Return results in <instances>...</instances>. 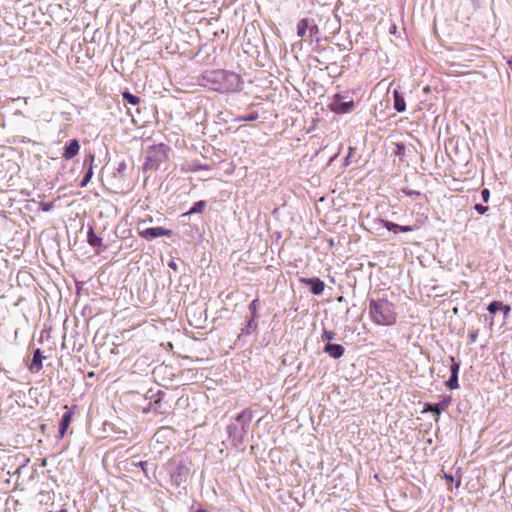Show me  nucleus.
<instances>
[{
  "mask_svg": "<svg viewBox=\"0 0 512 512\" xmlns=\"http://www.w3.org/2000/svg\"><path fill=\"white\" fill-rule=\"evenodd\" d=\"M353 100L345 101L341 94H335L330 103V109L337 114H347L354 110Z\"/></svg>",
  "mask_w": 512,
  "mask_h": 512,
  "instance_id": "4",
  "label": "nucleus"
},
{
  "mask_svg": "<svg viewBox=\"0 0 512 512\" xmlns=\"http://www.w3.org/2000/svg\"><path fill=\"white\" fill-rule=\"evenodd\" d=\"M243 81L237 73L227 70H211L203 73L201 85L220 93L238 92Z\"/></svg>",
  "mask_w": 512,
  "mask_h": 512,
  "instance_id": "1",
  "label": "nucleus"
},
{
  "mask_svg": "<svg viewBox=\"0 0 512 512\" xmlns=\"http://www.w3.org/2000/svg\"><path fill=\"white\" fill-rule=\"evenodd\" d=\"M501 310L503 311L504 316H507L509 314L511 308H510L509 305H503L502 304V309Z\"/></svg>",
  "mask_w": 512,
  "mask_h": 512,
  "instance_id": "33",
  "label": "nucleus"
},
{
  "mask_svg": "<svg viewBox=\"0 0 512 512\" xmlns=\"http://www.w3.org/2000/svg\"><path fill=\"white\" fill-rule=\"evenodd\" d=\"M302 282L310 287V290L314 295H320L325 288L324 282L319 278L302 279Z\"/></svg>",
  "mask_w": 512,
  "mask_h": 512,
  "instance_id": "7",
  "label": "nucleus"
},
{
  "mask_svg": "<svg viewBox=\"0 0 512 512\" xmlns=\"http://www.w3.org/2000/svg\"><path fill=\"white\" fill-rule=\"evenodd\" d=\"M259 118V115L257 112H252L250 113L249 115H245V116H239L237 117L235 120L238 121V122H246V121H255Z\"/></svg>",
  "mask_w": 512,
  "mask_h": 512,
  "instance_id": "23",
  "label": "nucleus"
},
{
  "mask_svg": "<svg viewBox=\"0 0 512 512\" xmlns=\"http://www.w3.org/2000/svg\"><path fill=\"white\" fill-rule=\"evenodd\" d=\"M170 148L163 143L148 146L145 160H166L169 158Z\"/></svg>",
  "mask_w": 512,
  "mask_h": 512,
  "instance_id": "5",
  "label": "nucleus"
},
{
  "mask_svg": "<svg viewBox=\"0 0 512 512\" xmlns=\"http://www.w3.org/2000/svg\"><path fill=\"white\" fill-rule=\"evenodd\" d=\"M79 149H80V145H79L78 140L73 139L69 142V144H67L65 146L64 152H63V157L66 158L67 160H69L78 154Z\"/></svg>",
  "mask_w": 512,
  "mask_h": 512,
  "instance_id": "9",
  "label": "nucleus"
},
{
  "mask_svg": "<svg viewBox=\"0 0 512 512\" xmlns=\"http://www.w3.org/2000/svg\"><path fill=\"white\" fill-rule=\"evenodd\" d=\"M171 230L163 227H151L140 232V236L148 241L162 236H170Z\"/></svg>",
  "mask_w": 512,
  "mask_h": 512,
  "instance_id": "6",
  "label": "nucleus"
},
{
  "mask_svg": "<svg viewBox=\"0 0 512 512\" xmlns=\"http://www.w3.org/2000/svg\"><path fill=\"white\" fill-rule=\"evenodd\" d=\"M395 156L405 157L406 154V146L404 144H396V149L394 150Z\"/></svg>",
  "mask_w": 512,
  "mask_h": 512,
  "instance_id": "27",
  "label": "nucleus"
},
{
  "mask_svg": "<svg viewBox=\"0 0 512 512\" xmlns=\"http://www.w3.org/2000/svg\"><path fill=\"white\" fill-rule=\"evenodd\" d=\"M123 98L131 105H137L140 103V98L131 94L130 92H124Z\"/></svg>",
  "mask_w": 512,
  "mask_h": 512,
  "instance_id": "21",
  "label": "nucleus"
},
{
  "mask_svg": "<svg viewBox=\"0 0 512 512\" xmlns=\"http://www.w3.org/2000/svg\"><path fill=\"white\" fill-rule=\"evenodd\" d=\"M187 476L188 469L184 466H178L176 470L171 474V480L175 485L180 486L186 481Z\"/></svg>",
  "mask_w": 512,
  "mask_h": 512,
  "instance_id": "8",
  "label": "nucleus"
},
{
  "mask_svg": "<svg viewBox=\"0 0 512 512\" xmlns=\"http://www.w3.org/2000/svg\"><path fill=\"white\" fill-rule=\"evenodd\" d=\"M83 169L86 170L85 175L81 182L79 183L80 187H85L91 180L93 176V162H89V165L87 166V162H83Z\"/></svg>",
  "mask_w": 512,
  "mask_h": 512,
  "instance_id": "14",
  "label": "nucleus"
},
{
  "mask_svg": "<svg viewBox=\"0 0 512 512\" xmlns=\"http://www.w3.org/2000/svg\"><path fill=\"white\" fill-rule=\"evenodd\" d=\"M257 327H258V325H257L255 319L250 318L246 327L243 330V333H245L246 335H250L251 333H253L257 330Z\"/></svg>",
  "mask_w": 512,
  "mask_h": 512,
  "instance_id": "19",
  "label": "nucleus"
},
{
  "mask_svg": "<svg viewBox=\"0 0 512 512\" xmlns=\"http://www.w3.org/2000/svg\"><path fill=\"white\" fill-rule=\"evenodd\" d=\"M481 197L485 203L488 202L490 198V191L487 188L483 189L481 191Z\"/></svg>",
  "mask_w": 512,
  "mask_h": 512,
  "instance_id": "30",
  "label": "nucleus"
},
{
  "mask_svg": "<svg viewBox=\"0 0 512 512\" xmlns=\"http://www.w3.org/2000/svg\"><path fill=\"white\" fill-rule=\"evenodd\" d=\"M87 242L90 246L92 247H102L103 245V240L101 237L97 236L94 231H93V228L90 227L89 230H88V234H87Z\"/></svg>",
  "mask_w": 512,
  "mask_h": 512,
  "instance_id": "15",
  "label": "nucleus"
},
{
  "mask_svg": "<svg viewBox=\"0 0 512 512\" xmlns=\"http://www.w3.org/2000/svg\"><path fill=\"white\" fill-rule=\"evenodd\" d=\"M414 228L412 226H402L400 225V232H411Z\"/></svg>",
  "mask_w": 512,
  "mask_h": 512,
  "instance_id": "32",
  "label": "nucleus"
},
{
  "mask_svg": "<svg viewBox=\"0 0 512 512\" xmlns=\"http://www.w3.org/2000/svg\"><path fill=\"white\" fill-rule=\"evenodd\" d=\"M368 313L371 320L379 326H391L397 321L395 305L387 299H371L369 301Z\"/></svg>",
  "mask_w": 512,
  "mask_h": 512,
  "instance_id": "2",
  "label": "nucleus"
},
{
  "mask_svg": "<svg viewBox=\"0 0 512 512\" xmlns=\"http://www.w3.org/2000/svg\"><path fill=\"white\" fill-rule=\"evenodd\" d=\"M450 370H451V376H450L449 380L446 382V385L450 389H457L459 387V385H458L459 364L454 362L451 365Z\"/></svg>",
  "mask_w": 512,
  "mask_h": 512,
  "instance_id": "13",
  "label": "nucleus"
},
{
  "mask_svg": "<svg viewBox=\"0 0 512 512\" xmlns=\"http://www.w3.org/2000/svg\"><path fill=\"white\" fill-rule=\"evenodd\" d=\"M169 266L173 269H176V264L174 262H170L169 263Z\"/></svg>",
  "mask_w": 512,
  "mask_h": 512,
  "instance_id": "36",
  "label": "nucleus"
},
{
  "mask_svg": "<svg viewBox=\"0 0 512 512\" xmlns=\"http://www.w3.org/2000/svg\"><path fill=\"white\" fill-rule=\"evenodd\" d=\"M393 97H394V109L397 112H404L406 109V104H405L404 98L400 95V93L397 90H394Z\"/></svg>",
  "mask_w": 512,
  "mask_h": 512,
  "instance_id": "16",
  "label": "nucleus"
},
{
  "mask_svg": "<svg viewBox=\"0 0 512 512\" xmlns=\"http://www.w3.org/2000/svg\"><path fill=\"white\" fill-rule=\"evenodd\" d=\"M124 168H125V163H124V162H121V163L119 164L118 171H119V172H121Z\"/></svg>",
  "mask_w": 512,
  "mask_h": 512,
  "instance_id": "35",
  "label": "nucleus"
},
{
  "mask_svg": "<svg viewBox=\"0 0 512 512\" xmlns=\"http://www.w3.org/2000/svg\"><path fill=\"white\" fill-rule=\"evenodd\" d=\"M474 208L479 214H484L488 210V207L482 204H476Z\"/></svg>",
  "mask_w": 512,
  "mask_h": 512,
  "instance_id": "31",
  "label": "nucleus"
},
{
  "mask_svg": "<svg viewBox=\"0 0 512 512\" xmlns=\"http://www.w3.org/2000/svg\"><path fill=\"white\" fill-rule=\"evenodd\" d=\"M432 411H435V412H437V413H439V412H440L438 408L432 409Z\"/></svg>",
  "mask_w": 512,
  "mask_h": 512,
  "instance_id": "38",
  "label": "nucleus"
},
{
  "mask_svg": "<svg viewBox=\"0 0 512 512\" xmlns=\"http://www.w3.org/2000/svg\"><path fill=\"white\" fill-rule=\"evenodd\" d=\"M308 31L311 39L317 37V35L319 34V27L317 24L313 23V20H310Z\"/></svg>",
  "mask_w": 512,
  "mask_h": 512,
  "instance_id": "24",
  "label": "nucleus"
},
{
  "mask_svg": "<svg viewBox=\"0 0 512 512\" xmlns=\"http://www.w3.org/2000/svg\"><path fill=\"white\" fill-rule=\"evenodd\" d=\"M469 338H470L471 342H475L477 339V333L476 332L470 333Z\"/></svg>",
  "mask_w": 512,
  "mask_h": 512,
  "instance_id": "34",
  "label": "nucleus"
},
{
  "mask_svg": "<svg viewBox=\"0 0 512 512\" xmlns=\"http://www.w3.org/2000/svg\"><path fill=\"white\" fill-rule=\"evenodd\" d=\"M43 359H44V356L42 355L40 349H36L34 351L33 358H32L31 364L29 366V370L32 373L39 372L43 367V365H42Z\"/></svg>",
  "mask_w": 512,
  "mask_h": 512,
  "instance_id": "10",
  "label": "nucleus"
},
{
  "mask_svg": "<svg viewBox=\"0 0 512 512\" xmlns=\"http://www.w3.org/2000/svg\"><path fill=\"white\" fill-rule=\"evenodd\" d=\"M324 352L334 359L340 358L344 354V347L340 344L328 343L324 347Z\"/></svg>",
  "mask_w": 512,
  "mask_h": 512,
  "instance_id": "11",
  "label": "nucleus"
},
{
  "mask_svg": "<svg viewBox=\"0 0 512 512\" xmlns=\"http://www.w3.org/2000/svg\"><path fill=\"white\" fill-rule=\"evenodd\" d=\"M67 411L62 415L59 427V436L60 438L64 437L72 418V412L68 409L67 406L64 407Z\"/></svg>",
  "mask_w": 512,
  "mask_h": 512,
  "instance_id": "12",
  "label": "nucleus"
},
{
  "mask_svg": "<svg viewBox=\"0 0 512 512\" xmlns=\"http://www.w3.org/2000/svg\"><path fill=\"white\" fill-rule=\"evenodd\" d=\"M335 337V333L332 332V331H329V330H324L323 331V334H322V339L323 340H327V341H331L333 340Z\"/></svg>",
  "mask_w": 512,
  "mask_h": 512,
  "instance_id": "29",
  "label": "nucleus"
},
{
  "mask_svg": "<svg viewBox=\"0 0 512 512\" xmlns=\"http://www.w3.org/2000/svg\"><path fill=\"white\" fill-rule=\"evenodd\" d=\"M90 160H91V161H94V155H92V156L90 157Z\"/></svg>",
  "mask_w": 512,
  "mask_h": 512,
  "instance_id": "40",
  "label": "nucleus"
},
{
  "mask_svg": "<svg viewBox=\"0 0 512 512\" xmlns=\"http://www.w3.org/2000/svg\"><path fill=\"white\" fill-rule=\"evenodd\" d=\"M259 306V299H254L248 306V310L251 313V318L256 319L258 317L257 315V309Z\"/></svg>",
  "mask_w": 512,
  "mask_h": 512,
  "instance_id": "22",
  "label": "nucleus"
},
{
  "mask_svg": "<svg viewBox=\"0 0 512 512\" xmlns=\"http://www.w3.org/2000/svg\"><path fill=\"white\" fill-rule=\"evenodd\" d=\"M402 192L405 195H407V196H409V197H411L413 199H416V198L421 196L419 191H415V190H411V189H403Z\"/></svg>",
  "mask_w": 512,
  "mask_h": 512,
  "instance_id": "28",
  "label": "nucleus"
},
{
  "mask_svg": "<svg viewBox=\"0 0 512 512\" xmlns=\"http://www.w3.org/2000/svg\"><path fill=\"white\" fill-rule=\"evenodd\" d=\"M58 512H67L66 509H61Z\"/></svg>",
  "mask_w": 512,
  "mask_h": 512,
  "instance_id": "39",
  "label": "nucleus"
},
{
  "mask_svg": "<svg viewBox=\"0 0 512 512\" xmlns=\"http://www.w3.org/2000/svg\"><path fill=\"white\" fill-rule=\"evenodd\" d=\"M502 309V302L500 301H493L489 304L487 310L491 314H495L497 311H500Z\"/></svg>",
  "mask_w": 512,
  "mask_h": 512,
  "instance_id": "25",
  "label": "nucleus"
},
{
  "mask_svg": "<svg viewBox=\"0 0 512 512\" xmlns=\"http://www.w3.org/2000/svg\"><path fill=\"white\" fill-rule=\"evenodd\" d=\"M205 207H206V202L204 200H200V201L196 202L192 206V208L187 213L184 214V216L190 215V214H195V213H201V212H203Z\"/></svg>",
  "mask_w": 512,
  "mask_h": 512,
  "instance_id": "18",
  "label": "nucleus"
},
{
  "mask_svg": "<svg viewBox=\"0 0 512 512\" xmlns=\"http://www.w3.org/2000/svg\"><path fill=\"white\" fill-rule=\"evenodd\" d=\"M187 163H188L187 167H183L182 169L191 170V171H197L200 169H210V166L207 164L202 165V164H197L196 162H187Z\"/></svg>",
  "mask_w": 512,
  "mask_h": 512,
  "instance_id": "20",
  "label": "nucleus"
},
{
  "mask_svg": "<svg viewBox=\"0 0 512 512\" xmlns=\"http://www.w3.org/2000/svg\"><path fill=\"white\" fill-rule=\"evenodd\" d=\"M508 65L512 68V58L508 60Z\"/></svg>",
  "mask_w": 512,
  "mask_h": 512,
  "instance_id": "37",
  "label": "nucleus"
},
{
  "mask_svg": "<svg viewBox=\"0 0 512 512\" xmlns=\"http://www.w3.org/2000/svg\"><path fill=\"white\" fill-rule=\"evenodd\" d=\"M310 19L303 18L299 20L297 23V35L299 37H304L309 29Z\"/></svg>",
  "mask_w": 512,
  "mask_h": 512,
  "instance_id": "17",
  "label": "nucleus"
},
{
  "mask_svg": "<svg viewBox=\"0 0 512 512\" xmlns=\"http://www.w3.org/2000/svg\"><path fill=\"white\" fill-rule=\"evenodd\" d=\"M384 227L387 230L394 232L396 234L400 232V225L390 221H384Z\"/></svg>",
  "mask_w": 512,
  "mask_h": 512,
  "instance_id": "26",
  "label": "nucleus"
},
{
  "mask_svg": "<svg viewBox=\"0 0 512 512\" xmlns=\"http://www.w3.org/2000/svg\"><path fill=\"white\" fill-rule=\"evenodd\" d=\"M253 413L250 409H244L235 419V422L227 427L229 438L233 442H242L247 435Z\"/></svg>",
  "mask_w": 512,
  "mask_h": 512,
  "instance_id": "3",
  "label": "nucleus"
}]
</instances>
